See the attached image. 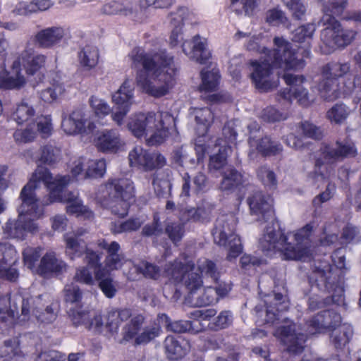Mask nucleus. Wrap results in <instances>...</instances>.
I'll return each instance as SVG.
<instances>
[{"instance_id":"obj_1","label":"nucleus","mask_w":361,"mask_h":361,"mask_svg":"<svg viewBox=\"0 0 361 361\" xmlns=\"http://www.w3.org/2000/svg\"><path fill=\"white\" fill-rule=\"evenodd\" d=\"M70 181L71 177L68 175L54 178L47 169H38L33 178L27 182L20 192L22 203L18 209V219H9L3 227L6 238L24 240L28 232L35 233L38 231L35 220L40 216L41 213L38 206L39 200L36 197L35 191L41 182L49 191L44 203L48 205L63 201L62 192Z\"/></svg>"},{"instance_id":"obj_2","label":"nucleus","mask_w":361,"mask_h":361,"mask_svg":"<svg viewBox=\"0 0 361 361\" xmlns=\"http://www.w3.org/2000/svg\"><path fill=\"white\" fill-rule=\"evenodd\" d=\"M316 30L314 23H307L296 28L293 35V41L305 43V47L298 46L293 49L290 42L282 37H275L272 64L267 62H252L254 72L250 78L255 88L261 93L268 92L277 87L275 81L270 80L274 68L284 67L287 70H300L306 65L305 59L311 56V42Z\"/></svg>"},{"instance_id":"obj_3","label":"nucleus","mask_w":361,"mask_h":361,"mask_svg":"<svg viewBox=\"0 0 361 361\" xmlns=\"http://www.w3.org/2000/svg\"><path fill=\"white\" fill-rule=\"evenodd\" d=\"M128 56L133 68H142L137 73L136 81L147 94L161 97L174 87L177 69L173 56L166 50L146 51L135 47Z\"/></svg>"},{"instance_id":"obj_4","label":"nucleus","mask_w":361,"mask_h":361,"mask_svg":"<svg viewBox=\"0 0 361 361\" xmlns=\"http://www.w3.org/2000/svg\"><path fill=\"white\" fill-rule=\"evenodd\" d=\"M314 228L312 221L298 229L294 233L295 245L288 242V236L283 231H267L259 239V248L267 257H271L276 251L281 250L286 260L304 259L311 255L309 244Z\"/></svg>"},{"instance_id":"obj_5","label":"nucleus","mask_w":361,"mask_h":361,"mask_svg":"<svg viewBox=\"0 0 361 361\" xmlns=\"http://www.w3.org/2000/svg\"><path fill=\"white\" fill-rule=\"evenodd\" d=\"M348 62L330 61L321 68L322 80L318 84L322 97L327 101L338 98L341 94H352L355 88L361 90V74L353 77Z\"/></svg>"},{"instance_id":"obj_6","label":"nucleus","mask_w":361,"mask_h":361,"mask_svg":"<svg viewBox=\"0 0 361 361\" xmlns=\"http://www.w3.org/2000/svg\"><path fill=\"white\" fill-rule=\"evenodd\" d=\"M132 315V310L130 308L112 310L107 314L105 326L111 334H117L121 324L130 319L123 327V340L130 341L135 338L137 345L148 343L161 334L162 323L157 321V317L151 327L145 329L138 334L145 323V317L142 314H137L133 317Z\"/></svg>"},{"instance_id":"obj_7","label":"nucleus","mask_w":361,"mask_h":361,"mask_svg":"<svg viewBox=\"0 0 361 361\" xmlns=\"http://www.w3.org/2000/svg\"><path fill=\"white\" fill-rule=\"evenodd\" d=\"M154 123V132L147 140L148 145H159L162 144L171 135V131L175 126L174 118L171 114L166 111L159 112V119L156 122V114L149 111L147 114L136 113L128 120L127 126L132 134L140 138L146 133L147 128Z\"/></svg>"},{"instance_id":"obj_8","label":"nucleus","mask_w":361,"mask_h":361,"mask_svg":"<svg viewBox=\"0 0 361 361\" xmlns=\"http://www.w3.org/2000/svg\"><path fill=\"white\" fill-rule=\"evenodd\" d=\"M103 204L119 218L126 217L135 198L133 182L127 178L111 177L104 183Z\"/></svg>"},{"instance_id":"obj_9","label":"nucleus","mask_w":361,"mask_h":361,"mask_svg":"<svg viewBox=\"0 0 361 361\" xmlns=\"http://www.w3.org/2000/svg\"><path fill=\"white\" fill-rule=\"evenodd\" d=\"M324 25L325 28L321 32L322 52L329 54L338 48L349 45L355 39L357 32L352 29H345L334 16H329Z\"/></svg>"},{"instance_id":"obj_10","label":"nucleus","mask_w":361,"mask_h":361,"mask_svg":"<svg viewBox=\"0 0 361 361\" xmlns=\"http://www.w3.org/2000/svg\"><path fill=\"white\" fill-rule=\"evenodd\" d=\"M61 128L68 135H89L96 129L94 121L88 119L80 109L73 110L68 117L62 120Z\"/></svg>"},{"instance_id":"obj_11","label":"nucleus","mask_w":361,"mask_h":361,"mask_svg":"<svg viewBox=\"0 0 361 361\" xmlns=\"http://www.w3.org/2000/svg\"><path fill=\"white\" fill-rule=\"evenodd\" d=\"M128 159L130 166L146 171L161 168L166 164V159L161 154H154L140 146L135 147L129 152Z\"/></svg>"},{"instance_id":"obj_12","label":"nucleus","mask_w":361,"mask_h":361,"mask_svg":"<svg viewBox=\"0 0 361 361\" xmlns=\"http://www.w3.org/2000/svg\"><path fill=\"white\" fill-rule=\"evenodd\" d=\"M283 79L290 87L281 90L279 92L280 97L290 102L293 99H295L300 105L308 106L310 104L308 91L302 86V84L306 80L305 76L286 73L283 75Z\"/></svg>"},{"instance_id":"obj_13","label":"nucleus","mask_w":361,"mask_h":361,"mask_svg":"<svg viewBox=\"0 0 361 361\" xmlns=\"http://www.w3.org/2000/svg\"><path fill=\"white\" fill-rule=\"evenodd\" d=\"M35 305V300L32 296L23 298L21 314L24 317L25 320L30 319L31 313L38 322L42 324H51L56 319L59 310L56 304L51 303L44 310H40Z\"/></svg>"},{"instance_id":"obj_14","label":"nucleus","mask_w":361,"mask_h":361,"mask_svg":"<svg viewBox=\"0 0 361 361\" xmlns=\"http://www.w3.org/2000/svg\"><path fill=\"white\" fill-rule=\"evenodd\" d=\"M250 213L259 216L264 222L274 216V199L262 191H256L247 200Z\"/></svg>"},{"instance_id":"obj_15","label":"nucleus","mask_w":361,"mask_h":361,"mask_svg":"<svg viewBox=\"0 0 361 361\" xmlns=\"http://www.w3.org/2000/svg\"><path fill=\"white\" fill-rule=\"evenodd\" d=\"M215 243L228 249L227 259L231 261L237 258L243 252V245L240 237L231 233L228 235L224 229H219L216 226L212 231Z\"/></svg>"},{"instance_id":"obj_16","label":"nucleus","mask_w":361,"mask_h":361,"mask_svg":"<svg viewBox=\"0 0 361 361\" xmlns=\"http://www.w3.org/2000/svg\"><path fill=\"white\" fill-rule=\"evenodd\" d=\"M278 333L289 353L298 355L303 352L306 336L304 334L297 333L295 325L283 326L278 329Z\"/></svg>"},{"instance_id":"obj_17","label":"nucleus","mask_w":361,"mask_h":361,"mask_svg":"<svg viewBox=\"0 0 361 361\" xmlns=\"http://www.w3.org/2000/svg\"><path fill=\"white\" fill-rule=\"evenodd\" d=\"M181 47L185 55L200 64H206L212 56L199 35H195L192 40L184 41Z\"/></svg>"},{"instance_id":"obj_18","label":"nucleus","mask_w":361,"mask_h":361,"mask_svg":"<svg viewBox=\"0 0 361 361\" xmlns=\"http://www.w3.org/2000/svg\"><path fill=\"white\" fill-rule=\"evenodd\" d=\"M357 154V149L353 145L343 144L340 141L336 142V147L325 144L321 148L322 159L329 163L341 161L348 157H355Z\"/></svg>"},{"instance_id":"obj_19","label":"nucleus","mask_w":361,"mask_h":361,"mask_svg":"<svg viewBox=\"0 0 361 361\" xmlns=\"http://www.w3.org/2000/svg\"><path fill=\"white\" fill-rule=\"evenodd\" d=\"M97 245L106 252L104 266L106 270L111 271L122 267L124 264V255L121 252V245L118 242L111 241L109 243L105 239H102L98 240Z\"/></svg>"},{"instance_id":"obj_20","label":"nucleus","mask_w":361,"mask_h":361,"mask_svg":"<svg viewBox=\"0 0 361 361\" xmlns=\"http://www.w3.org/2000/svg\"><path fill=\"white\" fill-rule=\"evenodd\" d=\"M47 57L44 54H34L24 51L21 53L18 60L13 63V68L22 66L27 77L37 74L46 63Z\"/></svg>"},{"instance_id":"obj_21","label":"nucleus","mask_w":361,"mask_h":361,"mask_svg":"<svg viewBox=\"0 0 361 361\" xmlns=\"http://www.w3.org/2000/svg\"><path fill=\"white\" fill-rule=\"evenodd\" d=\"M266 312V322L274 324L279 319V314L289 308V302L281 293H275L273 296L267 295L264 300Z\"/></svg>"},{"instance_id":"obj_22","label":"nucleus","mask_w":361,"mask_h":361,"mask_svg":"<svg viewBox=\"0 0 361 361\" xmlns=\"http://www.w3.org/2000/svg\"><path fill=\"white\" fill-rule=\"evenodd\" d=\"M66 263L56 257L54 252H47L37 267V273L44 278L61 275L66 270Z\"/></svg>"},{"instance_id":"obj_23","label":"nucleus","mask_w":361,"mask_h":361,"mask_svg":"<svg viewBox=\"0 0 361 361\" xmlns=\"http://www.w3.org/2000/svg\"><path fill=\"white\" fill-rule=\"evenodd\" d=\"M64 30L61 27H51L37 32L34 42L41 49H51L59 44L64 37Z\"/></svg>"},{"instance_id":"obj_24","label":"nucleus","mask_w":361,"mask_h":361,"mask_svg":"<svg viewBox=\"0 0 361 361\" xmlns=\"http://www.w3.org/2000/svg\"><path fill=\"white\" fill-rule=\"evenodd\" d=\"M195 269H196V267L194 262H183L180 259H176L166 264L164 272V276L169 281L175 284H179L183 282L188 272Z\"/></svg>"},{"instance_id":"obj_25","label":"nucleus","mask_w":361,"mask_h":361,"mask_svg":"<svg viewBox=\"0 0 361 361\" xmlns=\"http://www.w3.org/2000/svg\"><path fill=\"white\" fill-rule=\"evenodd\" d=\"M122 145L119 133L114 129L103 130L96 139L98 150L104 153H116Z\"/></svg>"},{"instance_id":"obj_26","label":"nucleus","mask_w":361,"mask_h":361,"mask_svg":"<svg viewBox=\"0 0 361 361\" xmlns=\"http://www.w3.org/2000/svg\"><path fill=\"white\" fill-rule=\"evenodd\" d=\"M164 348L166 357L171 360H178L184 357L189 351V343L181 337L167 336L164 341Z\"/></svg>"},{"instance_id":"obj_27","label":"nucleus","mask_w":361,"mask_h":361,"mask_svg":"<svg viewBox=\"0 0 361 361\" xmlns=\"http://www.w3.org/2000/svg\"><path fill=\"white\" fill-rule=\"evenodd\" d=\"M71 320L75 326L83 325L90 331L100 334L104 329V321L102 314H95L90 318L88 312L85 311L71 310Z\"/></svg>"},{"instance_id":"obj_28","label":"nucleus","mask_w":361,"mask_h":361,"mask_svg":"<svg viewBox=\"0 0 361 361\" xmlns=\"http://www.w3.org/2000/svg\"><path fill=\"white\" fill-rule=\"evenodd\" d=\"M23 352L20 348V339L17 336L6 337L0 334V358L10 361L16 357H20Z\"/></svg>"},{"instance_id":"obj_29","label":"nucleus","mask_w":361,"mask_h":361,"mask_svg":"<svg viewBox=\"0 0 361 361\" xmlns=\"http://www.w3.org/2000/svg\"><path fill=\"white\" fill-rule=\"evenodd\" d=\"M157 321L162 323L167 331H172L178 334L192 333L197 334L202 329H194L192 322L188 320H178L172 322L171 318L165 313H159L157 314Z\"/></svg>"},{"instance_id":"obj_30","label":"nucleus","mask_w":361,"mask_h":361,"mask_svg":"<svg viewBox=\"0 0 361 361\" xmlns=\"http://www.w3.org/2000/svg\"><path fill=\"white\" fill-rule=\"evenodd\" d=\"M82 256V262L85 264V267L91 269L94 279H101V276H103V271L106 269L101 262L102 253L85 246Z\"/></svg>"},{"instance_id":"obj_31","label":"nucleus","mask_w":361,"mask_h":361,"mask_svg":"<svg viewBox=\"0 0 361 361\" xmlns=\"http://www.w3.org/2000/svg\"><path fill=\"white\" fill-rule=\"evenodd\" d=\"M80 66L85 71H91L97 67L99 59V51L97 47L86 45L78 54Z\"/></svg>"},{"instance_id":"obj_32","label":"nucleus","mask_w":361,"mask_h":361,"mask_svg":"<svg viewBox=\"0 0 361 361\" xmlns=\"http://www.w3.org/2000/svg\"><path fill=\"white\" fill-rule=\"evenodd\" d=\"M39 154V155L36 161L39 162V165H38L37 169L33 173L32 178L29 180L33 178V176L38 169H45V167L41 166V164L52 166L56 164L60 159L61 150L51 145H46L40 148ZM47 170L50 171L48 169ZM49 173L51 174V172Z\"/></svg>"},{"instance_id":"obj_33","label":"nucleus","mask_w":361,"mask_h":361,"mask_svg":"<svg viewBox=\"0 0 361 361\" xmlns=\"http://www.w3.org/2000/svg\"><path fill=\"white\" fill-rule=\"evenodd\" d=\"M213 286H207L199 291L192 293L187 298L188 302L195 307H206L217 302V295Z\"/></svg>"},{"instance_id":"obj_34","label":"nucleus","mask_w":361,"mask_h":361,"mask_svg":"<svg viewBox=\"0 0 361 361\" xmlns=\"http://www.w3.org/2000/svg\"><path fill=\"white\" fill-rule=\"evenodd\" d=\"M133 4L130 0L111 1L105 3L101 11L106 15H124L133 13Z\"/></svg>"},{"instance_id":"obj_35","label":"nucleus","mask_w":361,"mask_h":361,"mask_svg":"<svg viewBox=\"0 0 361 361\" xmlns=\"http://www.w3.org/2000/svg\"><path fill=\"white\" fill-rule=\"evenodd\" d=\"M243 183V176L234 167H230L223 174L220 188L223 191H231Z\"/></svg>"},{"instance_id":"obj_36","label":"nucleus","mask_w":361,"mask_h":361,"mask_svg":"<svg viewBox=\"0 0 361 361\" xmlns=\"http://www.w3.org/2000/svg\"><path fill=\"white\" fill-rule=\"evenodd\" d=\"M25 83V78L21 75L20 70L17 71L16 77L11 76L10 73L6 69L0 71V89L19 90Z\"/></svg>"},{"instance_id":"obj_37","label":"nucleus","mask_w":361,"mask_h":361,"mask_svg":"<svg viewBox=\"0 0 361 361\" xmlns=\"http://www.w3.org/2000/svg\"><path fill=\"white\" fill-rule=\"evenodd\" d=\"M134 88L130 85V81L126 80L120 88L112 95L113 102L118 106L130 108L133 97Z\"/></svg>"},{"instance_id":"obj_38","label":"nucleus","mask_w":361,"mask_h":361,"mask_svg":"<svg viewBox=\"0 0 361 361\" xmlns=\"http://www.w3.org/2000/svg\"><path fill=\"white\" fill-rule=\"evenodd\" d=\"M200 75L202 82L200 85V90L201 92H212L217 90L221 79L219 71L203 69Z\"/></svg>"},{"instance_id":"obj_39","label":"nucleus","mask_w":361,"mask_h":361,"mask_svg":"<svg viewBox=\"0 0 361 361\" xmlns=\"http://www.w3.org/2000/svg\"><path fill=\"white\" fill-rule=\"evenodd\" d=\"M256 149L262 157H267L279 154L282 147L279 142L273 141L269 136L265 135L259 140Z\"/></svg>"},{"instance_id":"obj_40","label":"nucleus","mask_w":361,"mask_h":361,"mask_svg":"<svg viewBox=\"0 0 361 361\" xmlns=\"http://www.w3.org/2000/svg\"><path fill=\"white\" fill-rule=\"evenodd\" d=\"M321 322L324 332L334 331L337 327L340 326L342 322V317L338 312L332 309L320 311Z\"/></svg>"},{"instance_id":"obj_41","label":"nucleus","mask_w":361,"mask_h":361,"mask_svg":"<svg viewBox=\"0 0 361 361\" xmlns=\"http://www.w3.org/2000/svg\"><path fill=\"white\" fill-rule=\"evenodd\" d=\"M216 146H219V152L209 157V166L215 170L222 169L226 164L228 151L231 149V146L222 145V140L218 138L215 143Z\"/></svg>"},{"instance_id":"obj_42","label":"nucleus","mask_w":361,"mask_h":361,"mask_svg":"<svg viewBox=\"0 0 361 361\" xmlns=\"http://www.w3.org/2000/svg\"><path fill=\"white\" fill-rule=\"evenodd\" d=\"M262 39V37H259L258 36H253L252 37L249 41L246 44V49L250 51H254L259 54H264L265 56L268 57V59H265L263 61H257L258 63H263V62H268L269 63L272 64V61L274 59V51H275L276 48L274 49H269L265 47H262L260 45V41ZM255 60H252L250 63V66L254 68V67L252 65V62ZM254 71H252V73Z\"/></svg>"},{"instance_id":"obj_43","label":"nucleus","mask_w":361,"mask_h":361,"mask_svg":"<svg viewBox=\"0 0 361 361\" xmlns=\"http://www.w3.org/2000/svg\"><path fill=\"white\" fill-rule=\"evenodd\" d=\"M339 329L331 336L332 343L336 349H342L350 341L353 330L350 325H341Z\"/></svg>"},{"instance_id":"obj_44","label":"nucleus","mask_w":361,"mask_h":361,"mask_svg":"<svg viewBox=\"0 0 361 361\" xmlns=\"http://www.w3.org/2000/svg\"><path fill=\"white\" fill-rule=\"evenodd\" d=\"M181 283H183L186 289L188 290V297L189 298L192 293L202 290L203 287L202 275L197 269L195 271H190L185 276V279Z\"/></svg>"},{"instance_id":"obj_45","label":"nucleus","mask_w":361,"mask_h":361,"mask_svg":"<svg viewBox=\"0 0 361 361\" xmlns=\"http://www.w3.org/2000/svg\"><path fill=\"white\" fill-rule=\"evenodd\" d=\"M324 286L329 292L331 293L329 298V304L334 303L337 305H344L345 295L344 288L339 281L331 283L327 277L324 279Z\"/></svg>"},{"instance_id":"obj_46","label":"nucleus","mask_w":361,"mask_h":361,"mask_svg":"<svg viewBox=\"0 0 361 361\" xmlns=\"http://www.w3.org/2000/svg\"><path fill=\"white\" fill-rule=\"evenodd\" d=\"M233 322V313L230 310H223L209 322L208 329L213 331H219L230 327Z\"/></svg>"},{"instance_id":"obj_47","label":"nucleus","mask_w":361,"mask_h":361,"mask_svg":"<svg viewBox=\"0 0 361 361\" xmlns=\"http://www.w3.org/2000/svg\"><path fill=\"white\" fill-rule=\"evenodd\" d=\"M64 240L66 242V253L71 259L82 256L85 251V247L81 245V243H83L82 240L79 239L78 236L68 235V234L64 235Z\"/></svg>"},{"instance_id":"obj_48","label":"nucleus","mask_w":361,"mask_h":361,"mask_svg":"<svg viewBox=\"0 0 361 361\" xmlns=\"http://www.w3.org/2000/svg\"><path fill=\"white\" fill-rule=\"evenodd\" d=\"M67 202L66 211L69 215H75L77 217H83L85 219L94 218V212L82 203L72 199L67 200Z\"/></svg>"},{"instance_id":"obj_49","label":"nucleus","mask_w":361,"mask_h":361,"mask_svg":"<svg viewBox=\"0 0 361 361\" xmlns=\"http://www.w3.org/2000/svg\"><path fill=\"white\" fill-rule=\"evenodd\" d=\"M35 114L34 108L27 103L22 102L17 104L15 111L12 113V118L18 124L27 122Z\"/></svg>"},{"instance_id":"obj_50","label":"nucleus","mask_w":361,"mask_h":361,"mask_svg":"<svg viewBox=\"0 0 361 361\" xmlns=\"http://www.w3.org/2000/svg\"><path fill=\"white\" fill-rule=\"evenodd\" d=\"M195 121L198 126V129L202 128L201 133L203 135H206L214 121V114L209 108H202L196 111Z\"/></svg>"},{"instance_id":"obj_51","label":"nucleus","mask_w":361,"mask_h":361,"mask_svg":"<svg viewBox=\"0 0 361 361\" xmlns=\"http://www.w3.org/2000/svg\"><path fill=\"white\" fill-rule=\"evenodd\" d=\"M348 115V106L343 103H337L327 111L326 118L331 123L341 124L347 119Z\"/></svg>"},{"instance_id":"obj_52","label":"nucleus","mask_w":361,"mask_h":361,"mask_svg":"<svg viewBox=\"0 0 361 361\" xmlns=\"http://www.w3.org/2000/svg\"><path fill=\"white\" fill-rule=\"evenodd\" d=\"M142 224V221L139 217H131L124 221L114 224L112 232L115 234L135 232L141 228Z\"/></svg>"},{"instance_id":"obj_53","label":"nucleus","mask_w":361,"mask_h":361,"mask_svg":"<svg viewBox=\"0 0 361 361\" xmlns=\"http://www.w3.org/2000/svg\"><path fill=\"white\" fill-rule=\"evenodd\" d=\"M17 261V252L14 247L0 243V270L8 266L15 265Z\"/></svg>"},{"instance_id":"obj_54","label":"nucleus","mask_w":361,"mask_h":361,"mask_svg":"<svg viewBox=\"0 0 361 361\" xmlns=\"http://www.w3.org/2000/svg\"><path fill=\"white\" fill-rule=\"evenodd\" d=\"M164 233L160 218L157 214L153 216L152 223L145 224L142 229L141 235L146 238H158Z\"/></svg>"},{"instance_id":"obj_55","label":"nucleus","mask_w":361,"mask_h":361,"mask_svg":"<svg viewBox=\"0 0 361 361\" xmlns=\"http://www.w3.org/2000/svg\"><path fill=\"white\" fill-rule=\"evenodd\" d=\"M110 272L106 269L103 271V276H101V279H96L98 281L99 288L108 298H114L117 291L114 280L110 276Z\"/></svg>"},{"instance_id":"obj_56","label":"nucleus","mask_w":361,"mask_h":361,"mask_svg":"<svg viewBox=\"0 0 361 361\" xmlns=\"http://www.w3.org/2000/svg\"><path fill=\"white\" fill-rule=\"evenodd\" d=\"M347 4V0H331L323 16L324 23L329 16H334L335 19L336 17L346 19V17H342V16Z\"/></svg>"},{"instance_id":"obj_57","label":"nucleus","mask_w":361,"mask_h":361,"mask_svg":"<svg viewBox=\"0 0 361 361\" xmlns=\"http://www.w3.org/2000/svg\"><path fill=\"white\" fill-rule=\"evenodd\" d=\"M164 231L171 242L177 245L185 235V226L181 223L170 222L166 225Z\"/></svg>"},{"instance_id":"obj_58","label":"nucleus","mask_w":361,"mask_h":361,"mask_svg":"<svg viewBox=\"0 0 361 361\" xmlns=\"http://www.w3.org/2000/svg\"><path fill=\"white\" fill-rule=\"evenodd\" d=\"M106 164L104 159L92 161L85 170L84 179L92 178H101L106 172Z\"/></svg>"},{"instance_id":"obj_59","label":"nucleus","mask_w":361,"mask_h":361,"mask_svg":"<svg viewBox=\"0 0 361 361\" xmlns=\"http://www.w3.org/2000/svg\"><path fill=\"white\" fill-rule=\"evenodd\" d=\"M266 264H267L266 259L252 255L244 254L240 259V267L245 271H249L251 269H256L257 267Z\"/></svg>"},{"instance_id":"obj_60","label":"nucleus","mask_w":361,"mask_h":361,"mask_svg":"<svg viewBox=\"0 0 361 361\" xmlns=\"http://www.w3.org/2000/svg\"><path fill=\"white\" fill-rule=\"evenodd\" d=\"M89 102L95 116L99 118H103L111 111L109 105L105 101L95 96H91Z\"/></svg>"},{"instance_id":"obj_61","label":"nucleus","mask_w":361,"mask_h":361,"mask_svg":"<svg viewBox=\"0 0 361 361\" xmlns=\"http://www.w3.org/2000/svg\"><path fill=\"white\" fill-rule=\"evenodd\" d=\"M180 19L173 18L171 23L174 26L171 31L169 43L171 47H177L180 42L183 39V27L184 26V18L179 16Z\"/></svg>"},{"instance_id":"obj_62","label":"nucleus","mask_w":361,"mask_h":361,"mask_svg":"<svg viewBox=\"0 0 361 361\" xmlns=\"http://www.w3.org/2000/svg\"><path fill=\"white\" fill-rule=\"evenodd\" d=\"M257 178L264 185L269 188H276L277 180L275 173L267 166H261L257 171Z\"/></svg>"},{"instance_id":"obj_63","label":"nucleus","mask_w":361,"mask_h":361,"mask_svg":"<svg viewBox=\"0 0 361 361\" xmlns=\"http://www.w3.org/2000/svg\"><path fill=\"white\" fill-rule=\"evenodd\" d=\"M42 249L37 247H26L23 252V258L25 265L30 269L35 267L37 262H38L41 256Z\"/></svg>"},{"instance_id":"obj_64","label":"nucleus","mask_w":361,"mask_h":361,"mask_svg":"<svg viewBox=\"0 0 361 361\" xmlns=\"http://www.w3.org/2000/svg\"><path fill=\"white\" fill-rule=\"evenodd\" d=\"M321 317L318 312L305 319L304 328L310 334L325 333L321 322Z\"/></svg>"}]
</instances>
